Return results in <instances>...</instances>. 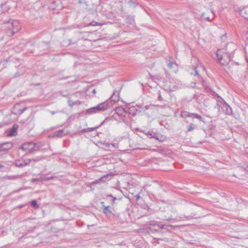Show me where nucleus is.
Here are the masks:
<instances>
[{
	"mask_svg": "<svg viewBox=\"0 0 248 248\" xmlns=\"http://www.w3.org/2000/svg\"><path fill=\"white\" fill-rule=\"evenodd\" d=\"M235 49V45L233 43L227 44L225 49H218L216 54L219 63L223 65H227L232 59Z\"/></svg>",
	"mask_w": 248,
	"mask_h": 248,
	"instance_id": "1",
	"label": "nucleus"
},
{
	"mask_svg": "<svg viewBox=\"0 0 248 248\" xmlns=\"http://www.w3.org/2000/svg\"><path fill=\"white\" fill-rule=\"evenodd\" d=\"M4 24L5 27L7 28L8 33H10L9 35H13L17 32L20 29L19 23L16 20L10 19L4 22Z\"/></svg>",
	"mask_w": 248,
	"mask_h": 248,
	"instance_id": "2",
	"label": "nucleus"
},
{
	"mask_svg": "<svg viewBox=\"0 0 248 248\" xmlns=\"http://www.w3.org/2000/svg\"><path fill=\"white\" fill-rule=\"evenodd\" d=\"M155 108V106L153 105H141L140 107V112H143L147 114L148 116L154 113Z\"/></svg>",
	"mask_w": 248,
	"mask_h": 248,
	"instance_id": "3",
	"label": "nucleus"
},
{
	"mask_svg": "<svg viewBox=\"0 0 248 248\" xmlns=\"http://www.w3.org/2000/svg\"><path fill=\"white\" fill-rule=\"evenodd\" d=\"M28 108L24 107L22 108H20V105L17 104L15 105L12 110V113L16 115H20L22 114L24 111L27 110Z\"/></svg>",
	"mask_w": 248,
	"mask_h": 248,
	"instance_id": "4",
	"label": "nucleus"
},
{
	"mask_svg": "<svg viewBox=\"0 0 248 248\" xmlns=\"http://www.w3.org/2000/svg\"><path fill=\"white\" fill-rule=\"evenodd\" d=\"M35 147V144L32 142H28L22 145L21 149L27 152L32 151Z\"/></svg>",
	"mask_w": 248,
	"mask_h": 248,
	"instance_id": "5",
	"label": "nucleus"
},
{
	"mask_svg": "<svg viewBox=\"0 0 248 248\" xmlns=\"http://www.w3.org/2000/svg\"><path fill=\"white\" fill-rule=\"evenodd\" d=\"M111 178V175L109 174L105 175L98 179L96 180L95 181L92 182V185H95L97 184H99L100 182H105L106 181L109 180Z\"/></svg>",
	"mask_w": 248,
	"mask_h": 248,
	"instance_id": "6",
	"label": "nucleus"
},
{
	"mask_svg": "<svg viewBox=\"0 0 248 248\" xmlns=\"http://www.w3.org/2000/svg\"><path fill=\"white\" fill-rule=\"evenodd\" d=\"M96 107L99 112L106 110L110 108V106L108 101L100 103L97 105Z\"/></svg>",
	"mask_w": 248,
	"mask_h": 248,
	"instance_id": "7",
	"label": "nucleus"
},
{
	"mask_svg": "<svg viewBox=\"0 0 248 248\" xmlns=\"http://www.w3.org/2000/svg\"><path fill=\"white\" fill-rule=\"evenodd\" d=\"M12 143L9 142L0 144V152L7 151L12 147Z\"/></svg>",
	"mask_w": 248,
	"mask_h": 248,
	"instance_id": "8",
	"label": "nucleus"
},
{
	"mask_svg": "<svg viewBox=\"0 0 248 248\" xmlns=\"http://www.w3.org/2000/svg\"><path fill=\"white\" fill-rule=\"evenodd\" d=\"M69 133V131L68 130H66L64 129L59 130L55 133H54L53 137H57V138H61L63 136L67 135Z\"/></svg>",
	"mask_w": 248,
	"mask_h": 248,
	"instance_id": "9",
	"label": "nucleus"
},
{
	"mask_svg": "<svg viewBox=\"0 0 248 248\" xmlns=\"http://www.w3.org/2000/svg\"><path fill=\"white\" fill-rule=\"evenodd\" d=\"M18 126L16 124H14L11 129L8 130V136L9 137L16 136L17 134V130Z\"/></svg>",
	"mask_w": 248,
	"mask_h": 248,
	"instance_id": "10",
	"label": "nucleus"
},
{
	"mask_svg": "<svg viewBox=\"0 0 248 248\" xmlns=\"http://www.w3.org/2000/svg\"><path fill=\"white\" fill-rule=\"evenodd\" d=\"M115 113L120 117H124L126 113L125 108L122 107H118L115 109Z\"/></svg>",
	"mask_w": 248,
	"mask_h": 248,
	"instance_id": "11",
	"label": "nucleus"
},
{
	"mask_svg": "<svg viewBox=\"0 0 248 248\" xmlns=\"http://www.w3.org/2000/svg\"><path fill=\"white\" fill-rule=\"evenodd\" d=\"M103 213L106 216H109L110 214H113V212L114 211V207H113V205L111 206H104V208L102 209Z\"/></svg>",
	"mask_w": 248,
	"mask_h": 248,
	"instance_id": "12",
	"label": "nucleus"
},
{
	"mask_svg": "<svg viewBox=\"0 0 248 248\" xmlns=\"http://www.w3.org/2000/svg\"><path fill=\"white\" fill-rule=\"evenodd\" d=\"M86 112L89 114H92L95 113L99 112L96 106L88 108L86 110Z\"/></svg>",
	"mask_w": 248,
	"mask_h": 248,
	"instance_id": "13",
	"label": "nucleus"
},
{
	"mask_svg": "<svg viewBox=\"0 0 248 248\" xmlns=\"http://www.w3.org/2000/svg\"><path fill=\"white\" fill-rule=\"evenodd\" d=\"M31 162V160H28L26 161H24L23 163H20L19 161H16V166L19 167H23L28 165Z\"/></svg>",
	"mask_w": 248,
	"mask_h": 248,
	"instance_id": "14",
	"label": "nucleus"
},
{
	"mask_svg": "<svg viewBox=\"0 0 248 248\" xmlns=\"http://www.w3.org/2000/svg\"><path fill=\"white\" fill-rule=\"evenodd\" d=\"M125 22L128 24H132L134 22V18L130 15H128L125 19Z\"/></svg>",
	"mask_w": 248,
	"mask_h": 248,
	"instance_id": "15",
	"label": "nucleus"
},
{
	"mask_svg": "<svg viewBox=\"0 0 248 248\" xmlns=\"http://www.w3.org/2000/svg\"><path fill=\"white\" fill-rule=\"evenodd\" d=\"M225 108V112L227 115H231L232 113V108L228 105H225L224 106Z\"/></svg>",
	"mask_w": 248,
	"mask_h": 248,
	"instance_id": "16",
	"label": "nucleus"
},
{
	"mask_svg": "<svg viewBox=\"0 0 248 248\" xmlns=\"http://www.w3.org/2000/svg\"><path fill=\"white\" fill-rule=\"evenodd\" d=\"M137 111L136 108L135 107H131L128 109V113L132 114L133 116H135L136 114V111Z\"/></svg>",
	"mask_w": 248,
	"mask_h": 248,
	"instance_id": "17",
	"label": "nucleus"
},
{
	"mask_svg": "<svg viewBox=\"0 0 248 248\" xmlns=\"http://www.w3.org/2000/svg\"><path fill=\"white\" fill-rule=\"evenodd\" d=\"M148 136L150 137V138H153L156 139H158L157 134L154 132H148V133L146 134Z\"/></svg>",
	"mask_w": 248,
	"mask_h": 248,
	"instance_id": "18",
	"label": "nucleus"
},
{
	"mask_svg": "<svg viewBox=\"0 0 248 248\" xmlns=\"http://www.w3.org/2000/svg\"><path fill=\"white\" fill-rule=\"evenodd\" d=\"M190 117H193V118H196V119H198L200 120H201V121H203V118L201 116L196 114V113H190Z\"/></svg>",
	"mask_w": 248,
	"mask_h": 248,
	"instance_id": "19",
	"label": "nucleus"
},
{
	"mask_svg": "<svg viewBox=\"0 0 248 248\" xmlns=\"http://www.w3.org/2000/svg\"><path fill=\"white\" fill-rule=\"evenodd\" d=\"M181 116L182 118H186L188 117H190V113L186 111H182L181 113Z\"/></svg>",
	"mask_w": 248,
	"mask_h": 248,
	"instance_id": "20",
	"label": "nucleus"
},
{
	"mask_svg": "<svg viewBox=\"0 0 248 248\" xmlns=\"http://www.w3.org/2000/svg\"><path fill=\"white\" fill-rule=\"evenodd\" d=\"M175 83L177 84V85H174V89H176L179 88H181L182 87V84L181 83V81L179 80H176V81H175Z\"/></svg>",
	"mask_w": 248,
	"mask_h": 248,
	"instance_id": "21",
	"label": "nucleus"
},
{
	"mask_svg": "<svg viewBox=\"0 0 248 248\" xmlns=\"http://www.w3.org/2000/svg\"><path fill=\"white\" fill-rule=\"evenodd\" d=\"M103 123H104V122H102L101 123V124L97 126L87 128V132H91V131H93L94 130L99 128L102 124H103Z\"/></svg>",
	"mask_w": 248,
	"mask_h": 248,
	"instance_id": "22",
	"label": "nucleus"
},
{
	"mask_svg": "<svg viewBox=\"0 0 248 248\" xmlns=\"http://www.w3.org/2000/svg\"><path fill=\"white\" fill-rule=\"evenodd\" d=\"M171 69H173L174 72L176 73L178 71V66L176 63H173L171 62Z\"/></svg>",
	"mask_w": 248,
	"mask_h": 248,
	"instance_id": "23",
	"label": "nucleus"
},
{
	"mask_svg": "<svg viewBox=\"0 0 248 248\" xmlns=\"http://www.w3.org/2000/svg\"><path fill=\"white\" fill-rule=\"evenodd\" d=\"M67 102L68 106L70 107H72L74 105L77 104V102H73L70 98H68Z\"/></svg>",
	"mask_w": 248,
	"mask_h": 248,
	"instance_id": "24",
	"label": "nucleus"
},
{
	"mask_svg": "<svg viewBox=\"0 0 248 248\" xmlns=\"http://www.w3.org/2000/svg\"><path fill=\"white\" fill-rule=\"evenodd\" d=\"M31 205L35 209L39 207V205H38L36 200H33L31 202Z\"/></svg>",
	"mask_w": 248,
	"mask_h": 248,
	"instance_id": "25",
	"label": "nucleus"
},
{
	"mask_svg": "<svg viewBox=\"0 0 248 248\" xmlns=\"http://www.w3.org/2000/svg\"><path fill=\"white\" fill-rule=\"evenodd\" d=\"M194 129V125L193 124H190L188 128V131L190 132L192 130H193Z\"/></svg>",
	"mask_w": 248,
	"mask_h": 248,
	"instance_id": "26",
	"label": "nucleus"
},
{
	"mask_svg": "<svg viewBox=\"0 0 248 248\" xmlns=\"http://www.w3.org/2000/svg\"><path fill=\"white\" fill-rule=\"evenodd\" d=\"M129 3L131 4V5H133V6H134V7H136V6H137V4L136 3V2H134V1H131V0H130V1H129Z\"/></svg>",
	"mask_w": 248,
	"mask_h": 248,
	"instance_id": "27",
	"label": "nucleus"
},
{
	"mask_svg": "<svg viewBox=\"0 0 248 248\" xmlns=\"http://www.w3.org/2000/svg\"><path fill=\"white\" fill-rule=\"evenodd\" d=\"M191 74H193V73H191ZM194 76H197L198 77L199 76L198 72V71L196 69H195V71H194Z\"/></svg>",
	"mask_w": 248,
	"mask_h": 248,
	"instance_id": "28",
	"label": "nucleus"
},
{
	"mask_svg": "<svg viewBox=\"0 0 248 248\" xmlns=\"http://www.w3.org/2000/svg\"><path fill=\"white\" fill-rule=\"evenodd\" d=\"M55 4V1H53V2L52 3V5L51 6V8L53 9H56V8L54 6H53V5H54Z\"/></svg>",
	"mask_w": 248,
	"mask_h": 248,
	"instance_id": "29",
	"label": "nucleus"
},
{
	"mask_svg": "<svg viewBox=\"0 0 248 248\" xmlns=\"http://www.w3.org/2000/svg\"><path fill=\"white\" fill-rule=\"evenodd\" d=\"M136 201H139L140 199V196L139 194L137 195L136 196Z\"/></svg>",
	"mask_w": 248,
	"mask_h": 248,
	"instance_id": "30",
	"label": "nucleus"
},
{
	"mask_svg": "<svg viewBox=\"0 0 248 248\" xmlns=\"http://www.w3.org/2000/svg\"><path fill=\"white\" fill-rule=\"evenodd\" d=\"M101 204L102 205V207H101V208L103 209L104 208V206H106V205H105V202H101Z\"/></svg>",
	"mask_w": 248,
	"mask_h": 248,
	"instance_id": "31",
	"label": "nucleus"
},
{
	"mask_svg": "<svg viewBox=\"0 0 248 248\" xmlns=\"http://www.w3.org/2000/svg\"><path fill=\"white\" fill-rule=\"evenodd\" d=\"M81 132L82 133H84V132H87V128H85V129H82Z\"/></svg>",
	"mask_w": 248,
	"mask_h": 248,
	"instance_id": "32",
	"label": "nucleus"
},
{
	"mask_svg": "<svg viewBox=\"0 0 248 248\" xmlns=\"http://www.w3.org/2000/svg\"><path fill=\"white\" fill-rule=\"evenodd\" d=\"M112 202L113 203L115 202V201L117 199L116 197H112Z\"/></svg>",
	"mask_w": 248,
	"mask_h": 248,
	"instance_id": "33",
	"label": "nucleus"
},
{
	"mask_svg": "<svg viewBox=\"0 0 248 248\" xmlns=\"http://www.w3.org/2000/svg\"><path fill=\"white\" fill-rule=\"evenodd\" d=\"M50 112H51L52 115H54V114H55V113H57V112L53 111H51Z\"/></svg>",
	"mask_w": 248,
	"mask_h": 248,
	"instance_id": "34",
	"label": "nucleus"
},
{
	"mask_svg": "<svg viewBox=\"0 0 248 248\" xmlns=\"http://www.w3.org/2000/svg\"><path fill=\"white\" fill-rule=\"evenodd\" d=\"M246 35L247 39H248V31L246 33Z\"/></svg>",
	"mask_w": 248,
	"mask_h": 248,
	"instance_id": "35",
	"label": "nucleus"
},
{
	"mask_svg": "<svg viewBox=\"0 0 248 248\" xmlns=\"http://www.w3.org/2000/svg\"><path fill=\"white\" fill-rule=\"evenodd\" d=\"M93 92V93H96V90H95V89H94V90L93 91V92Z\"/></svg>",
	"mask_w": 248,
	"mask_h": 248,
	"instance_id": "36",
	"label": "nucleus"
},
{
	"mask_svg": "<svg viewBox=\"0 0 248 248\" xmlns=\"http://www.w3.org/2000/svg\"><path fill=\"white\" fill-rule=\"evenodd\" d=\"M3 168V166L1 164H0V169Z\"/></svg>",
	"mask_w": 248,
	"mask_h": 248,
	"instance_id": "37",
	"label": "nucleus"
},
{
	"mask_svg": "<svg viewBox=\"0 0 248 248\" xmlns=\"http://www.w3.org/2000/svg\"><path fill=\"white\" fill-rule=\"evenodd\" d=\"M205 18H206L208 20H210V19H209V17H205Z\"/></svg>",
	"mask_w": 248,
	"mask_h": 248,
	"instance_id": "38",
	"label": "nucleus"
},
{
	"mask_svg": "<svg viewBox=\"0 0 248 248\" xmlns=\"http://www.w3.org/2000/svg\"><path fill=\"white\" fill-rule=\"evenodd\" d=\"M108 197H113L111 194L108 195Z\"/></svg>",
	"mask_w": 248,
	"mask_h": 248,
	"instance_id": "39",
	"label": "nucleus"
},
{
	"mask_svg": "<svg viewBox=\"0 0 248 248\" xmlns=\"http://www.w3.org/2000/svg\"><path fill=\"white\" fill-rule=\"evenodd\" d=\"M168 65L169 66H170V62H169L168 63Z\"/></svg>",
	"mask_w": 248,
	"mask_h": 248,
	"instance_id": "40",
	"label": "nucleus"
},
{
	"mask_svg": "<svg viewBox=\"0 0 248 248\" xmlns=\"http://www.w3.org/2000/svg\"><path fill=\"white\" fill-rule=\"evenodd\" d=\"M93 23H94V22H92L91 23V25H93V26H94V25H95V24H93Z\"/></svg>",
	"mask_w": 248,
	"mask_h": 248,
	"instance_id": "41",
	"label": "nucleus"
},
{
	"mask_svg": "<svg viewBox=\"0 0 248 248\" xmlns=\"http://www.w3.org/2000/svg\"><path fill=\"white\" fill-rule=\"evenodd\" d=\"M52 178H53V177H51L49 178L48 179L50 180V179H52Z\"/></svg>",
	"mask_w": 248,
	"mask_h": 248,
	"instance_id": "42",
	"label": "nucleus"
},
{
	"mask_svg": "<svg viewBox=\"0 0 248 248\" xmlns=\"http://www.w3.org/2000/svg\"><path fill=\"white\" fill-rule=\"evenodd\" d=\"M3 5V4L1 3V4H0V7H2V6Z\"/></svg>",
	"mask_w": 248,
	"mask_h": 248,
	"instance_id": "43",
	"label": "nucleus"
},
{
	"mask_svg": "<svg viewBox=\"0 0 248 248\" xmlns=\"http://www.w3.org/2000/svg\"><path fill=\"white\" fill-rule=\"evenodd\" d=\"M109 144H107V146L109 147Z\"/></svg>",
	"mask_w": 248,
	"mask_h": 248,
	"instance_id": "44",
	"label": "nucleus"
},
{
	"mask_svg": "<svg viewBox=\"0 0 248 248\" xmlns=\"http://www.w3.org/2000/svg\"><path fill=\"white\" fill-rule=\"evenodd\" d=\"M159 99H160V98H161V96H160V95H159Z\"/></svg>",
	"mask_w": 248,
	"mask_h": 248,
	"instance_id": "45",
	"label": "nucleus"
},
{
	"mask_svg": "<svg viewBox=\"0 0 248 248\" xmlns=\"http://www.w3.org/2000/svg\"><path fill=\"white\" fill-rule=\"evenodd\" d=\"M247 62H248V60H247Z\"/></svg>",
	"mask_w": 248,
	"mask_h": 248,
	"instance_id": "46",
	"label": "nucleus"
}]
</instances>
